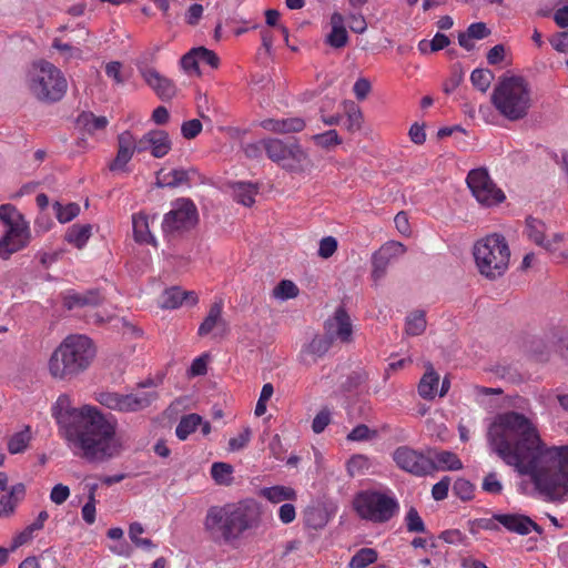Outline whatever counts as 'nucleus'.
<instances>
[{"mask_svg": "<svg viewBox=\"0 0 568 568\" xmlns=\"http://www.w3.org/2000/svg\"><path fill=\"white\" fill-rule=\"evenodd\" d=\"M546 224L541 220L535 217L526 220L525 234L528 240L548 252H555L557 244L564 240V235L561 233H554L551 239H546Z\"/></svg>", "mask_w": 568, "mask_h": 568, "instance_id": "18", "label": "nucleus"}, {"mask_svg": "<svg viewBox=\"0 0 568 568\" xmlns=\"http://www.w3.org/2000/svg\"><path fill=\"white\" fill-rule=\"evenodd\" d=\"M78 124L89 133H93L103 130L108 125V119L105 116H95L91 112H83L78 116Z\"/></svg>", "mask_w": 568, "mask_h": 568, "instance_id": "37", "label": "nucleus"}, {"mask_svg": "<svg viewBox=\"0 0 568 568\" xmlns=\"http://www.w3.org/2000/svg\"><path fill=\"white\" fill-rule=\"evenodd\" d=\"M252 432L250 427H244L243 430L236 436L229 440V448L232 452L243 449L250 442Z\"/></svg>", "mask_w": 568, "mask_h": 568, "instance_id": "56", "label": "nucleus"}, {"mask_svg": "<svg viewBox=\"0 0 568 568\" xmlns=\"http://www.w3.org/2000/svg\"><path fill=\"white\" fill-rule=\"evenodd\" d=\"M378 252H381L384 256H386L390 262L403 255L406 252V247L404 244L395 241L387 242L384 244Z\"/></svg>", "mask_w": 568, "mask_h": 568, "instance_id": "52", "label": "nucleus"}, {"mask_svg": "<svg viewBox=\"0 0 568 568\" xmlns=\"http://www.w3.org/2000/svg\"><path fill=\"white\" fill-rule=\"evenodd\" d=\"M70 496V489L63 484H57L53 486L50 493V499L55 505L63 504Z\"/></svg>", "mask_w": 568, "mask_h": 568, "instance_id": "61", "label": "nucleus"}, {"mask_svg": "<svg viewBox=\"0 0 568 568\" xmlns=\"http://www.w3.org/2000/svg\"><path fill=\"white\" fill-rule=\"evenodd\" d=\"M487 439L491 450L518 474L529 476L546 499L559 500L568 493V446L548 447L537 426L524 414H498Z\"/></svg>", "mask_w": 568, "mask_h": 568, "instance_id": "1", "label": "nucleus"}, {"mask_svg": "<svg viewBox=\"0 0 568 568\" xmlns=\"http://www.w3.org/2000/svg\"><path fill=\"white\" fill-rule=\"evenodd\" d=\"M181 67L186 72L195 71L197 74L200 73L197 55L196 53H193V49L182 57Z\"/></svg>", "mask_w": 568, "mask_h": 568, "instance_id": "64", "label": "nucleus"}, {"mask_svg": "<svg viewBox=\"0 0 568 568\" xmlns=\"http://www.w3.org/2000/svg\"><path fill=\"white\" fill-rule=\"evenodd\" d=\"M135 138L130 131H124L118 136V153L110 163L111 171H120L125 168L134 154Z\"/></svg>", "mask_w": 568, "mask_h": 568, "instance_id": "20", "label": "nucleus"}, {"mask_svg": "<svg viewBox=\"0 0 568 568\" xmlns=\"http://www.w3.org/2000/svg\"><path fill=\"white\" fill-rule=\"evenodd\" d=\"M156 399L155 392H140L134 394H119L114 392H102L98 394L97 400L109 409L121 413H133L146 408Z\"/></svg>", "mask_w": 568, "mask_h": 568, "instance_id": "12", "label": "nucleus"}, {"mask_svg": "<svg viewBox=\"0 0 568 568\" xmlns=\"http://www.w3.org/2000/svg\"><path fill=\"white\" fill-rule=\"evenodd\" d=\"M52 415L64 429V436L75 456L89 463H105L119 457L124 445L116 435L118 419L99 408L84 405L72 407L67 394L60 395Z\"/></svg>", "mask_w": 568, "mask_h": 568, "instance_id": "2", "label": "nucleus"}, {"mask_svg": "<svg viewBox=\"0 0 568 568\" xmlns=\"http://www.w3.org/2000/svg\"><path fill=\"white\" fill-rule=\"evenodd\" d=\"M478 272L490 281L503 276L509 266L510 250L501 234H490L477 241L473 248Z\"/></svg>", "mask_w": 568, "mask_h": 568, "instance_id": "6", "label": "nucleus"}, {"mask_svg": "<svg viewBox=\"0 0 568 568\" xmlns=\"http://www.w3.org/2000/svg\"><path fill=\"white\" fill-rule=\"evenodd\" d=\"M333 341L325 335H315L310 343L303 346L300 359L304 365L311 366L322 358L332 347Z\"/></svg>", "mask_w": 568, "mask_h": 568, "instance_id": "19", "label": "nucleus"}, {"mask_svg": "<svg viewBox=\"0 0 568 568\" xmlns=\"http://www.w3.org/2000/svg\"><path fill=\"white\" fill-rule=\"evenodd\" d=\"M405 524H406L407 531H409V532H425L426 531L425 524H424L422 517L419 516L418 511L414 507H410L408 509L406 517H405Z\"/></svg>", "mask_w": 568, "mask_h": 568, "instance_id": "49", "label": "nucleus"}, {"mask_svg": "<svg viewBox=\"0 0 568 568\" xmlns=\"http://www.w3.org/2000/svg\"><path fill=\"white\" fill-rule=\"evenodd\" d=\"M345 112L347 115V121L345 123L347 131H358L362 128L363 122V113L361 109L354 102H349L345 103Z\"/></svg>", "mask_w": 568, "mask_h": 568, "instance_id": "42", "label": "nucleus"}, {"mask_svg": "<svg viewBox=\"0 0 568 568\" xmlns=\"http://www.w3.org/2000/svg\"><path fill=\"white\" fill-rule=\"evenodd\" d=\"M264 151L272 162L290 173H311L315 166L307 151L297 141L264 139Z\"/></svg>", "mask_w": 568, "mask_h": 568, "instance_id": "7", "label": "nucleus"}, {"mask_svg": "<svg viewBox=\"0 0 568 568\" xmlns=\"http://www.w3.org/2000/svg\"><path fill=\"white\" fill-rule=\"evenodd\" d=\"M392 456L398 468L414 476L422 477L436 470V464L430 455L409 446L397 447Z\"/></svg>", "mask_w": 568, "mask_h": 568, "instance_id": "14", "label": "nucleus"}, {"mask_svg": "<svg viewBox=\"0 0 568 568\" xmlns=\"http://www.w3.org/2000/svg\"><path fill=\"white\" fill-rule=\"evenodd\" d=\"M354 508L363 519L375 524H383L390 520L398 511L399 505L395 497L377 491L364 490L356 495Z\"/></svg>", "mask_w": 568, "mask_h": 568, "instance_id": "10", "label": "nucleus"}, {"mask_svg": "<svg viewBox=\"0 0 568 568\" xmlns=\"http://www.w3.org/2000/svg\"><path fill=\"white\" fill-rule=\"evenodd\" d=\"M481 488L488 494L498 495L503 491V484L496 473H489L485 476Z\"/></svg>", "mask_w": 568, "mask_h": 568, "instance_id": "54", "label": "nucleus"}, {"mask_svg": "<svg viewBox=\"0 0 568 568\" xmlns=\"http://www.w3.org/2000/svg\"><path fill=\"white\" fill-rule=\"evenodd\" d=\"M466 182L473 195L483 205L491 206L505 200L504 192L496 186L486 169L471 170Z\"/></svg>", "mask_w": 568, "mask_h": 568, "instance_id": "13", "label": "nucleus"}, {"mask_svg": "<svg viewBox=\"0 0 568 568\" xmlns=\"http://www.w3.org/2000/svg\"><path fill=\"white\" fill-rule=\"evenodd\" d=\"M493 521L503 525L508 531L518 535H528L531 530L542 534V528L537 525L530 517L521 514H495L490 519L486 520L483 526L486 529H495Z\"/></svg>", "mask_w": 568, "mask_h": 568, "instance_id": "15", "label": "nucleus"}, {"mask_svg": "<svg viewBox=\"0 0 568 568\" xmlns=\"http://www.w3.org/2000/svg\"><path fill=\"white\" fill-rule=\"evenodd\" d=\"M0 221L7 226L6 233L0 240V257L8 260L28 244L29 224L12 204L0 205Z\"/></svg>", "mask_w": 568, "mask_h": 568, "instance_id": "9", "label": "nucleus"}, {"mask_svg": "<svg viewBox=\"0 0 568 568\" xmlns=\"http://www.w3.org/2000/svg\"><path fill=\"white\" fill-rule=\"evenodd\" d=\"M304 521L307 527L320 529L327 523V516L321 507H308L304 513Z\"/></svg>", "mask_w": 568, "mask_h": 568, "instance_id": "40", "label": "nucleus"}, {"mask_svg": "<svg viewBox=\"0 0 568 568\" xmlns=\"http://www.w3.org/2000/svg\"><path fill=\"white\" fill-rule=\"evenodd\" d=\"M49 514L47 510H42L38 514V517L33 523L28 525L21 532H19L12 540V550L30 541L34 534L44 527V523L48 520Z\"/></svg>", "mask_w": 568, "mask_h": 568, "instance_id": "29", "label": "nucleus"}, {"mask_svg": "<svg viewBox=\"0 0 568 568\" xmlns=\"http://www.w3.org/2000/svg\"><path fill=\"white\" fill-rule=\"evenodd\" d=\"M68 83L62 72L52 63L41 61L29 73V89L40 101L55 102L62 99Z\"/></svg>", "mask_w": 568, "mask_h": 568, "instance_id": "8", "label": "nucleus"}, {"mask_svg": "<svg viewBox=\"0 0 568 568\" xmlns=\"http://www.w3.org/2000/svg\"><path fill=\"white\" fill-rule=\"evenodd\" d=\"M133 235L136 242L155 244V239L149 230L148 216L143 213L132 216Z\"/></svg>", "mask_w": 568, "mask_h": 568, "instance_id": "30", "label": "nucleus"}, {"mask_svg": "<svg viewBox=\"0 0 568 568\" xmlns=\"http://www.w3.org/2000/svg\"><path fill=\"white\" fill-rule=\"evenodd\" d=\"M232 190L235 201L245 206H251L255 202L258 192L257 185L250 182H235Z\"/></svg>", "mask_w": 568, "mask_h": 568, "instance_id": "31", "label": "nucleus"}, {"mask_svg": "<svg viewBox=\"0 0 568 568\" xmlns=\"http://www.w3.org/2000/svg\"><path fill=\"white\" fill-rule=\"evenodd\" d=\"M63 306L68 310L84 306H98L103 302L98 290H90L84 293H78L75 291H67L62 294Z\"/></svg>", "mask_w": 568, "mask_h": 568, "instance_id": "22", "label": "nucleus"}, {"mask_svg": "<svg viewBox=\"0 0 568 568\" xmlns=\"http://www.w3.org/2000/svg\"><path fill=\"white\" fill-rule=\"evenodd\" d=\"M136 67L145 83L161 100L169 101L176 95L178 89L171 79L162 75L155 69L148 67L143 62H138Z\"/></svg>", "mask_w": 568, "mask_h": 568, "instance_id": "16", "label": "nucleus"}, {"mask_svg": "<svg viewBox=\"0 0 568 568\" xmlns=\"http://www.w3.org/2000/svg\"><path fill=\"white\" fill-rule=\"evenodd\" d=\"M368 373L364 369L353 371L346 376V379L341 384V389L345 393L357 390L362 385L368 381Z\"/></svg>", "mask_w": 568, "mask_h": 568, "instance_id": "38", "label": "nucleus"}, {"mask_svg": "<svg viewBox=\"0 0 568 568\" xmlns=\"http://www.w3.org/2000/svg\"><path fill=\"white\" fill-rule=\"evenodd\" d=\"M197 303V295L193 291H181L173 286L163 292L160 297V306L162 308H176L183 304L193 306Z\"/></svg>", "mask_w": 568, "mask_h": 568, "instance_id": "23", "label": "nucleus"}, {"mask_svg": "<svg viewBox=\"0 0 568 568\" xmlns=\"http://www.w3.org/2000/svg\"><path fill=\"white\" fill-rule=\"evenodd\" d=\"M95 356L92 341L85 335H69L49 359V372L55 379L71 381L89 368Z\"/></svg>", "mask_w": 568, "mask_h": 568, "instance_id": "4", "label": "nucleus"}, {"mask_svg": "<svg viewBox=\"0 0 568 568\" xmlns=\"http://www.w3.org/2000/svg\"><path fill=\"white\" fill-rule=\"evenodd\" d=\"M426 315L424 311H414L407 315L405 322V333L409 336H418L426 329Z\"/></svg>", "mask_w": 568, "mask_h": 568, "instance_id": "33", "label": "nucleus"}, {"mask_svg": "<svg viewBox=\"0 0 568 568\" xmlns=\"http://www.w3.org/2000/svg\"><path fill=\"white\" fill-rule=\"evenodd\" d=\"M24 495L26 486L22 483L13 485L9 493L0 498V517L11 516Z\"/></svg>", "mask_w": 568, "mask_h": 568, "instance_id": "27", "label": "nucleus"}, {"mask_svg": "<svg viewBox=\"0 0 568 568\" xmlns=\"http://www.w3.org/2000/svg\"><path fill=\"white\" fill-rule=\"evenodd\" d=\"M464 71L460 64H454L452 68V74L448 81L445 83L444 91L446 93L453 92L463 81Z\"/></svg>", "mask_w": 568, "mask_h": 568, "instance_id": "58", "label": "nucleus"}, {"mask_svg": "<svg viewBox=\"0 0 568 568\" xmlns=\"http://www.w3.org/2000/svg\"><path fill=\"white\" fill-rule=\"evenodd\" d=\"M375 435V430H371L368 426L361 424L352 429V432L347 435V439L352 442H362L371 439Z\"/></svg>", "mask_w": 568, "mask_h": 568, "instance_id": "60", "label": "nucleus"}, {"mask_svg": "<svg viewBox=\"0 0 568 568\" xmlns=\"http://www.w3.org/2000/svg\"><path fill=\"white\" fill-rule=\"evenodd\" d=\"M257 520L255 505L248 503L212 506L204 519V530L215 542H230L237 539Z\"/></svg>", "mask_w": 568, "mask_h": 568, "instance_id": "3", "label": "nucleus"}, {"mask_svg": "<svg viewBox=\"0 0 568 568\" xmlns=\"http://www.w3.org/2000/svg\"><path fill=\"white\" fill-rule=\"evenodd\" d=\"M202 131V123L197 119L185 121L181 125V133L184 139L191 140L200 134Z\"/></svg>", "mask_w": 568, "mask_h": 568, "instance_id": "57", "label": "nucleus"}, {"mask_svg": "<svg viewBox=\"0 0 568 568\" xmlns=\"http://www.w3.org/2000/svg\"><path fill=\"white\" fill-rule=\"evenodd\" d=\"M199 222L195 204L185 197L175 200L171 210L164 215L162 231L166 236H179L192 230Z\"/></svg>", "mask_w": 568, "mask_h": 568, "instance_id": "11", "label": "nucleus"}, {"mask_svg": "<svg viewBox=\"0 0 568 568\" xmlns=\"http://www.w3.org/2000/svg\"><path fill=\"white\" fill-rule=\"evenodd\" d=\"M347 42L348 34L346 29H332L326 37V43L336 49L345 47Z\"/></svg>", "mask_w": 568, "mask_h": 568, "instance_id": "50", "label": "nucleus"}, {"mask_svg": "<svg viewBox=\"0 0 568 568\" xmlns=\"http://www.w3.org/2000/svg\"><path fill=\"white\" fill-rule=\"evenodd\" d=\"M453 491L460 499L468 500L473 497L474 485L467 479L459 478L455 481Z\"/></svg>", "mask_w": 568, "mask_h": 568, "instance_id": "51", "label": "nucleus"}, {"mask_svg": "<svg viewBox=\"0 0 568 568\" xmlns=\"http://www.w3.org/2000/svg\"><path fill=\"white\" fill-rule=\"evenodd\" d=\"M273 294L281 300L294 298L298 294V287L292 281L283 280L274 288Z\"/></svg>", "mask_w": 568, "mask_h": 568, "instance_id": "47", "label": "nucleus"}, {"mask_svg": "<svg viewBox=\"0 0 568 568\" xmlns=\"http://www.w3.org/2000/svg\"><path fill=\"white\" fill-rule=\"evenodd\" d=\"M439 384V375L434 371L432 364H427L426 372L418 384V394L422 398L430 400L435 398Z\"/></svg>", "mask_w": 568, "mask_h": 568, "instance_id": "28", "label": "nucleus"}, {"mask_svg": "<svg viewBox=\"0 0 568 568\" xmlns=\"http://www.w3.org/2000/svg\"><path fill=\"white\" fill-rule=\"evenodd\" d=\"M52 207L60 223H68L80 213V206L77 203L62 205L60 202H54Z\"/></svg>", "mask_w": 568, "mask_h": 568, "instance_id": "41", "label": "nucleus"}, {"mask_svg": "<svg viewBox=\"0 0 568 568\" xmlns=\"http://www.w3.org/2000/svg\"><path fill=\"white\" fill-rule=\"evenodd\" d=\"M390 261L381 252H375L372 256V273L371 276L375 283L381 281L387 272Z\"/></svg>", "mask_w": 568, "mask_h": 568, "instance_id": "44", "label": "nucleus"}, {"mask_svg": "<svg viewBox=\"0 0 568 568\" xmlns=\"http://www.w3.org/2000/svg\"><path fill=\"white\" fill-rule=\"evenodd\" d=\"M491 103L509 121L526 118L532 105L529 83L518 75L501 78L491 93Z\"/></svg>", "mask_w": 568, "mask_h": 568, "instance_id": "5", "label": "nucleus"}, {"mask_svg": "<svg viewBox=\"0 0 568 568\" xmlns=\"http://www.w3.org/2000/svg\"><path fill=\"white\" fill-rule=\"evenodd\" d=\"M261 128L276 134L297 133L304 130L305 120L300 116L265 119L260 123Z\"/></svg>", "mask_w": 568, "mask_h": 568, "instance_id": "21", "label": "nucleus"}, {"mask_svg": "<svg viewBox=\"0 0 568 568\" xmlns=\"http://www.w3.org/2000/svg\"><path fill=\"white\" fill-rule=\"evenodd\" d=\"M494 80V73L488 69H476L470 74L471 84L480 92H486Z\"/></svg>", "mask_w": 568, "mask_h": 568, "instance_id": "43", "label": "nucleus"}, {"mask_svg": "<svg viewBox=\"0 0 568 568\" xmlns=\"http://www.w3.org/2000/svg\"><path fill=\"white\" fill-rule=\"evenodd\" d=\"M450 485V478L444 477L433 486L432 496L435 500H443L447 497Z\"/></svg>", "mask_w": 568, "mask_h": 568, "instance_id": "62", "label": "nucleus"}, {"mask_svg": "<svg viewBox=\"0 0 568 568\" xmlns=\"http://www.w3.org/2000/svg\"><path fill=\"white\" fill-rule=\"evenodd\" d=\"M202 424V417L197 414H189L181 418L176 426L175 434L179 439L185 440L190 434Z\"/></svg>", "mask_w": 568, "mask_h": 568, "instance_id": "35", "label": "nucleus"}, {"mask_svg": "<svg viewBox=\"0 0 568 568\" xmlns=\"http://www.w3.org/2000/svg\"><path fill=\"white\" fill-rule=\"evenodd\" d=\"M377 551L373 548H361L351 559L349 568H365L377 560Z\"/></svg>", "mask_w": 568, "mask_h": 568, "instance_id": "39", "label": "nucleus"}, {"mask_svg": "<svg viewBox=\"0 0 568 568\" xmlns=\"http://www.w3.org/2000/svg\"><path fill=\"white\" fill-rule=\"evenodd\" d=\"M148 138L151 154L155 159H162L171 151L172 142L166 131L151 130L148 132Z\"/></svg>", "mask_w": 568, "mask_h": 568, "instance_id": "26", "label": "nucleus"}, {"mask_svg": "<svg viewBox=\"0 0 568 568\" xmlns=\"http://www.w3.org/2000/svg\"><path fill=\"white\" fill-rule=\"evenodd\" d=\"M193 53H196L199 63H205L212 68L219 67L220 59L212 50H209L204 47H199L193 48Z\"/></svg>", "mask_w": 568, "mask_h": 568, "instance_id": "53", "label": "nucleus"}, {"mask_svg": "<svg viewBox=\"0 0 568 568\" xmlns=\"http://www.w3.org/2000/svg\"><path fill=\"white\" fill-rule=\"evenodd\" d=\"M331 423V412L327 408H323L317 413L312 422V430L315 434H321Z\"/></svg>", "mask_w": 568, "mask_h": 568, "instance_id": "59", "label": "nucleus"}, {"mask_svg": "<svg viewBox=\"0 0 568 568\" xmlns=\"http://www.w3.org/2000/svg\"><path fill=\"white\" fill-rule=\"evenodd\" d=\"M31 439L30 429L27 427L24 430L16 433L8 440V450L11 454H19L23 452Z\"/></svg>", "mask_w": 568, "mask_h": 568, "instance_id": "45", "label": "nucleus"}, {"mask_svg": "<svg viewBox=\"0 0 568 568\" xmlns=\"http://www.w3.org/2000/svg\"><path fill=\"white\" fill-rule=\"evenodd\" d=\"M261 494L263 497H265L267 500L274 504L284 500L296 499V491L293 488L286 486H273L264 488Z\"/></svg>", "mask_w": 568, "mask_h": 568, "instance_id": "34", "label": "nucleus"}, {"mask_svg": "<svg viewBox=\"0 0 568 568\" xmlns=\"http://www.w3.org/2000/svg\"><path fill=\"white\" fill-rule=\"evenodd\" d=\"M436 470L437 469H448V470H459L463 468V463L457 457L456 454L443 450L439 453H435Z\"/></svg>", "mask_w": 568, "mask_h": 568, "instance_id": "36", "label": "nucleus"}, {"mask_svg": "<svg viewBox=\"0 0 568 568\" xmlns=\"http://www.w3.org/2000/svg\"><path fill=\"white\" fill-rule=\"evenodd\" d=\"M337 240L334 236H326L320 241L318 256L329 258L337 250Z\"/></svg>", "mask_w": 568, "mask_h": 568, "instance_id": "55", "label": "nucleus"}, {"mask_svg": "<svg viewBox=\"0 0 568 568\" xmlns=\"http://www.w3.org/2000/svg\"><path fill=\"white\" fill-rule=\"evenodd\" d=\"M196 174L194 169H174L170 172H164V170H160L156 173V186L159 187H179L182 185H187L192 178Z\"/></svg>", "mask_w": 568, "mask_h": 568, "instance_id": "24", "label": "nucleus"}, {"mask_svg": "<svg viewBox=\"0 0 568 568\" xmlns=\"http://www.w3.org/2000/svg\"><path fill=\"white\" fill-rule=\"evenodd\" d=\"M325 333L334 342L351 343L353 341V324L343 306L336 308L333 317L324 323Z\"/></svg>", "mask_w": 568, "mask_h": 568, "instance_id": "17", "label": "nucleus"}, {"mask_svg": "<svg viewBox=\"0 0 568 568\" xmlns=\"http://www.w3.org/2000/svg\"><path fill=\"white\" fill-rule=\"evenodd\" d=\"M121 68L122 64L119 61H112L105 65L106 75L113 79L116 84H123L125 82L121 73Z\"/></svg>", "mask_w": 568, "mask_h": 568, "instance_id": "63", "label": "nucleus"}, {"mask_svg": "<svg viewBox=\"0 0 568 568\" xmlns=\"http://www.w3.org/2000/svg\"><path fill=\"white\" fill-rule=\"evenodd\" d=\"M92 226L90 224H73L65 233V241L78 248H82L91 236Z\"/></svg>", "mask_w": 568, "mask_h": 568, "instance_id": "32", "label": "nucleus"}, {"mask_svg": "<svg viewBox=\"0 0 568 568\" xmlns=\"http://www.w3.org/2000/svg\"><path fill=\"white\" fill-rule=\"evenodd\" d=\"M233 468L226 463H214L211 467L213 479L220 485H227L232 480Z\"/></svg>", "mask_w": 568, "mask_h": 568, "instance_id": "46", "label": "nucleus"}, {"mask_svg": "<svg viewBox=\"0 0 568 568\" xmlns=\"http://www.w3.org/2000/svg\"><path fill=\"white\" fill-rule=\"evenodd\" d=\"M313 141L316 145L328 149L334 145H338L342 143L341 138L336 130H328L324 133L315 134L312 136Z\"/></svg>", "mask_w": 568, "mask_h": 568, "instance_id": "48", "label": "nucleus"}, {"mask_svg": "<svg viewBox=\"0 0 568 568\" xmlns=\"http://www.w3.org/2000/svg\"><path fill=\"white\" fill-rule=\"evenodd\" d=\"M222 312L223 302L221 300L214 302L211 305L210 311L205 316L204 321L200 325L197 334L200 336H205L213 332L214 328L221 329L223 333H225L227 329V324L222 317Z\"/></svg>", "mask_w": 568, "mask_h": 568, "instance_id": "25", "label": "nucleus"}]
</instances>
